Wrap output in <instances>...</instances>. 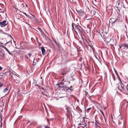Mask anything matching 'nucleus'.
<instances>
[{
  "label": "nucleus",
  "mask_w": 128,
  "mask_h": 128,
  "mask_svg": "<svg viewBox=\"0 0 128 128\" xmlns=\"http://www.w3.org/2000/svg\"><path fill=\"white\" fill-rule=\"evenodd\" d=\"M20 91V90H19L18 91V94H19L18 92H19Z\"/></svg>",
  "instance_id": "nucleus-48"
},
{
  "label": "nucleus",
  "mask_w": 128,
  "mask_h": 128,
  "mask_svg": "<svg viewBox=\"0 0 128 128\" xmlns=\"http://www.w3.org/2000/svg\"><path fill=\"white\" fill-rule=\"evenodd\" d=\"M118 118H120V122H121H121L122 121V118L121 116H120V115H119L118 117Z\"/></svg>",
  "instance_id": "nucleus-17"
},
{
  "label": "nucleus",
  "mask_w": 128,
  "mask_h": 128,
  "mask_svg": "<svg viewBox=\"0 0 128 128\" xmlns=\"http://www.w3.org/2000/svg\"><path fill=\"white\" fill-rule=\"evenodd\" d=\"M86 125H87L86 124Z\"/></svg>",
  "instance_id": "nucleus-55"
},
{
  "label": "nucleus",
  "mask_w": 128,
  "mask_h": 128,
  "mask_svg": "<svg viewBox=\"0 0 128 128\" xmlns=\"http://www.w3.org/2000/svg\"><path fill=\"white\" fill-rule=\"evenodd\" d=\"M6 50V51L8 52V53L10 54V52L9 51V50L7 48H6V49H5Z\"/></svg>",
  "instance_id": "nucleus-25"
},
{
  "label": "nucleus",
  "mask_w": 128,
  "mask_h": 128,
  "mask_svg": "<svg viewBox=\"0 0 128 128\" xmlns=\"http://www.w3.org/2000/svg\"><path fill=\"white\" fill-rule=\"evenodd\" d=\"M117 77H118V80H120V76H119L118 75V76H117Z\"/></svg>",
  "instance_id": "nucleus-37"
},
{
  "label": "nucleus",
  "mask_w": 128,
  "mask_h": 128,
  "mask_svg": "<svg viewBox=\"0 0 128 128\" xmlns=\"http://www.w3.org/2000/svg\"><path fill=\"white\" fill-rule=\"evenodd\" d=\"M89 46H90V48H92V46L91 45H90Z\"/></svg>",
  "instance_id": "nucleus-47"
},
{
  "label": "nucleus",
  "mask_w": 128,
  "mask_h": 128,
  "mask_svg": "<svg viewBox=\"0 0 128 128\" xmlns=\"http://www.w3.org/2000/svg\"><path fill=\"white\" fill-rule=\"evenodd\" d=\"M100 110V112H101L103 116L104 117L105 121V122L106 123V119L105 118L104 115V114L103 112L101 110Z\"/></svg>",
  "instance_id": "nucleus-14"
},
{
  "label": "nucleus",
  "mask_w": 128,
  "mask_h": 128,
  "mask_svg": "<svg viewBox=\"0 0 128 128\" xmlns=\"http://www.w3.org/2000/svg\"><path fill=\"white\" fill-rule=\"evenodd\" d=\"M2 69V68L0 66V70H1Z\"/></svg>",
  "instance_id": "nucleus-43"
},
{
  "label": "nucleus",
  "mask_w": 128,
  "mask_h": 128,
  "mask_svg": "<svg viewBox=\"0 0 128 128\" xmlns=\"http://www.w3.org/2000/svg\"><path fill=\"white\" fill-rule=\"evenodd\" d=\"M8 90V89L6 88H5L3 90V92H6Z\"/></svg>",
  "instance_id": "nucleus-16"
},
{
  "label": "nucleus",
  "mask_w": 128,
  "mask_h": 128,
  "mask_svg": "<svg viewBox=\"0 0 128 128\" xmlns=\"http://www.w3.org/2000/svg\"><path fill=\"white\" fill-rule=\"evenodd\" d=\"M121 17V14L119 13H118V16L116 19V22L117 23L121 21L122 19L120 18Z\"/></svg>",
  "instance_id": "nucleus-5"
},
{
  "label": "nucleus",
  "mask_w": 128,
  "mask_h": 128,
  "mask_svg": "<svg viewBox=\"0 0 128 128\" xmlns=\"http://www.w3.org/2000/svg\"><path fill=\"white\" fill-rule=\"evenodd\" d=\"M124 89L123 90L124 93L126 94H128V86L125 87L124 88Z\"/></svg>",
  "instance_id": "nucleus-6"
},
{
  "label": "nucleus",
  "mask_w": 128,
  "mask_h": 128,
  "mask_svg": "<svg viewBox=\"0 0 128 128\" xmlns=\"http://www.w3.org/2000/svg\"><path fill=\"white\" fill-rule=\"evenodd\" d=\"M114 70L116 74V75L117 76H118L119 75L118 74V73H117L116 70H115L114 68Z\"/></svg>",
  "instance_id": "nucleus-19"
},
{
  "label": "nucleus",
  "mask_w": 128,
  "mask_h": 128,
  "mask_svg": "<svg viewBox=\"0 0 128 128\" xmlns=\"http://www.w3.org/2000/svg\"><path fill=\"white\" fill-rule=\"evenodd\" d=\"M41 89H42V90H43L44 91V92H45V91H46V90H44V88H42V87L41 88Z\"/></svg>",
  "instance_id": "nucleus-32"
},
{
  "label": "nucleus",
  "mask_w": 128,
  "mask_h": 128,
  "mask_svg": "<svg viewBox=\"0 0 128 128\" xmlns=\"http://www.w3.org/2000/svg\"><path fill=\"white\" fill-rule=\"evenodd\" d=\"M72 86H71L70 88H69V90H70L72 91Z\"/></svg>",
  "instance_id": "nucleus-23"
},
{
  "label": "nucleus",
  "mask_w": 128,
  "mask_h": 128,
  "mask_svg": "<svg viewBox=\"0 0 128 128\" xmlns=\"http://www.w3.org/2000/svg\"><path fill=\"white\" fill-rule=\"evenodd\" d=\"M41 51L42 54V55H44L45 54V50L43 47H41Z\"/></svg>",
  "instance_id": "nucleus-10"
},
{
  "label": "nucleus",
  "mask_w": 128,
  "mask_h": 128,
  "mask_svg": "<svg viewBox=\"0 0 128 128\" xmlns=\"http://www.w3.org/2000/svg\"><path fill=\"white\" fill-rule=\"evenodd\" d=\"M117 77H118V80H120V76H119L118 75V76H117Z\"/></svg>",
  "instance_id": "nucleus-38"
},
{
  "label": "nucleus",
  "mask_w": 128,
  "mask_h": 128,
  "mask_svg": "<svg viewBox=\"0 0 128 128\" xmlns=\"http://www.w3.org/2000/svg\"><path fill=\"white\" fill-rule=\"evenodd\" d=\"M15 81L16 83H19V81L17 80H15Z\"/></svg>",
  "instance_id": "nucleus-26"
},
{
  "label": "nucleus",
  "mask_w": 128,
  "mask_h": 128,
  "mask_svg": "<svg viewBox=\"0 0 128 128\" xmlns=\"http://www.w3.org/2000/svg\"><path fill=\"white\" fill-rule=\"evenodd\" d=\"M84 97L86 98V97H87L88 98L89 97V95L88 94V92L86 91H84Z\"/></svg>",
  "instance_id": "nucleus-9"
},
{
  "label": "nucleus",
  "mask_w": 128,
  "mask_h": 128,
  "mask_svg": "<svg viewBox=\"0 0 128 128\" xmlns=\"http://www.w3.org/2000/svg\"><path fill=\"white\" fill-rule=\"evenodd\" d=\"M118 50H119V49H118Z\"/></svg>",
  "instance_id": "nucleus-54"
},
{
  "label": "nucleus",
  "mask_w": 128,
  "mask_h": 128,
  "mask_svg": "<svg viewBox=\"0 0 128 128\" xmlns=\"http://www.w3.org/2000/svg\"><path fill=\"white\" fill-rule=\"evenodd\" d=\"M62 80V81H64V82H66V81H64V79H63Z\"/></svg>",
  "instance_id": "nucleus-50"
},
{
  "label": "nucleus",
  "mask_w": 128,
  "mask_h": 128,
  "mask_svg": "<svg viewBox=\"0 0 128 128\" xmlns=\"http://www.w3.org/2000/svg\"><path fill=\"white\" fill-rule=\"evenodd\" d=\"M72 29L73 30H74L76 34H78V33L77 31L80 34L81 38L82 39L83 41L84 42V39L82 35V34L84 33V31L82 29V27L79 25L76 24L74 23L72 24Z\"/></svg>",
  "instance_id": "nucleus-1"
},
{
  "label": "nucleus",
  "mask_w": 128,
  "mask_h": 128,
  "mask_svg": "<svg viewBox=\"0 0 128 128\" xmlns=\"http://www.w3.org/2000/svg\"><path fill=\"white\" fill-rule=\"evenodd\" d=\"M37 43L38 44V45H39V46H40L41 44V43H40V42H39L38 41V40H37Z\"/></svg>",
  "instance_id": "nucleus-20"
},
{
  "label": "nucleus",
  "mask_w": 128,
  "mask_h": 128,
  "mask_svg": "<svg viewBox=\"0 0 128 128\" xmlns=\"http://www.w3.org/2000/svg\"><path fill=\"white\" fill-rule=\"evenodd\" d=\"M116 5H118V6L119 4L120 3L119 2H117L116 3Z\"/></svg>",
  "instance_id": "nucleus-31"
},
{
  "label": "nucleus",
  "mask_w": 128,
  "mask_h": 128,
  "mask_svg": "<svg viewBox=\"0 0 128 128\" xmlns=\"http://www.w3.org/2000/svg\"><path fill=\"white\" fill-rule=\"evenodd\" d=\"M33 17H34V18H35V19L36 20V16H35L34 15H33Z\"/></svg>",
  "instance_id": "nucleus-44"
},
{
  "label": "nucleus",
  "mask_w": 128,
  "mask_h": 128,
  "mask_svg": "<svg viewBox=\"0 0 128 128\" xmlns=\"http://www.w3.org/2000/svg\"><path fill=\"white\" fill-rule=\"evenodd\" d=\"M1 9L0 8V10Z\"/></svg>",
  "instance_id": "nucleus-56"
},
{
  "label": "nucleus",
  "mask_w": 128,
  "mask_h": 128,
  "mask_svg": "<svg viewBox=\"0 0 128 128\" xmlns=\"http://www.w3.org/2000/svg\"><path fill=\"white\" fill-rule=\"evenodd\" d=\"M120 12V10L118 9L117 10V12L118 14V13H119V12Z\"/></svg>",
  "instance_id": "nucleus-29"
},
{
  "label": "nucleus",
  "mask_w": 128,
  "mask_h": 128,
  "mask_svg": "<svg viewBox=\"0 0 128 128\" xmlns=\"http://www.w3.org/2000/svg\"><path fill=\"white\" fill-rule=\"evenodd\" d=\"M62 90L63 91L66 92L68 90H69V88L65 86H63Z\"/></svg>",
  "instance_id": "nucleus-7"
},
{
  "label": "nucleus",
  "mask_w": 128,
  "mask_h": 128,
  "mask_svg": "<svg viewBox=\"0 0 128 128\" xmlns=\"http://www.w3.org/2000/svg\"><path fill=\"white\" fill-rule=\"evenodd\" d=\"M28 54V55H29V57H30V56L31 54L30 53H29Z\"/></svg>",
  "instance_id": "nucleus-40"
},
{
  "label": "nucleus",
  "mask_w": 128,
  "mask_h": 128,
  "mask_svg": "<svg viewBox=\"0 0 128 128\" xmlns=\"http://www.w3.org/2000/svg\"><path fill=\"white\" fill-rule=\"evenodd\" d=\"M60 84H61L62 85H63L64 84V83L62 82H60Z\"/></svg>",
  "instance_id": "nucleus-33"
},
{
  "label": "nucleus",
  "mask_w": 128,
  "mask_h": 128,
  "mask_svg": "<svg viewBox=\"0 0 128 128\" xmlns=\"http://www.w3.org/2000/svg\"><path fill=\"white\" fill-rule=\"evenodd\" d=\"M6 42V43L4 45L6 46V44H8V43H9V42Z\"/></svg>",
  "instance_id": "nucleus-36"
},
{
  "label": "nucleus",
  "mask_w": 128,
  "mask_h": 128,
  "mask_svg": "<svg viewBox=\"0 0 128 128\" xmlns=\"http://www.w3.org/2000/svg\"><path fill=\"white\" fill-rule=\"evenodd\" d=\"M127 103H128V102H127Z\"/></svg>",
  "instance_id": "nucleus-53"
},
{
  "label": "nucleus",
  "mask_w": 128,
  "mask_h": 128,
  "mask_svg": "<svg viewBox=\"0 0 128 128\" xmlns=\"http://www.w3.org/2000/svg\"><path fill=\"white\" fill-rule=\"evenodd\" d=\"M0 46L2 47V48H4L5 49L6 48L5 46H4L3 45H0Z\"/></svg>",
  "instance_id": "nucleus-21"
},
{
  "label": "nucleus",
  "mask_w": 128,
  "mask_h": 128,
  "mask_svg": "<svg viewBox=\"0 0 128 128\" xmlns=\"http://www.w3.org/2000/svg\"><path fill=\"white\" fill-rule=\"evenodd\" d=\"M122 46H119V48H121V47H122Z\"/></svg>",
  "instance_id": "nucleus-45"
},
{
  "label": "nucleus",
  "mask_w": 128,
  "mask_h": 128,
  "mask_svg": "<svg viewBox=\"0 0 128 128\" xmlns=\"http://www.w3.org/2000/svg\"><path fill=\"white\" fill-rule=\"evenodd\" d=\"M113 7L110 4H109L108 5L106 8V11L110 15H111L112 14Z\"/></svg>",
  "instance_id": "nucleus-2"
},
{
  "label": "nucleus",
  "mask_w": 128,
  "mask_h": 128,
  "mask_svg": "<svg viewBox=\"0 0 128 128\" xmlns=\"http://www.w3.org/2000/svg\"><path fill=\"white\" fill-rule=\"evenodd\" d=\"M6 42V43L4 45L6 46V44H8V43H9V42Z\"/></svg>",
  "instance_id": "nucleus-35"
},
{
  "label": "nucleus",
  "mask_w": 128,
  "mask_h": 128,
  "mask_svg": "<svg viewBox=\"0 0 128 128\" xmlns=\"http://www.w3.org/2000/svg\"><path fill=\"white\" fill-rule=\"evenodd\" d=\"M7 22L6 20H4L2 22H0V25L1 27H4L7 25L8 22Z\"/></svg>",
  "instance_id": "nucleus-4"
},
{
  "label": "nucleus",
  "mask_w": 128,
  "mask_h": 128,
  "mask_svg": "<svg viewBox=\"0 0 128 128\" xmlns=\"http://www.w3.org/2000/svg\"><path fill=\"white\" fill-rule=\"evenodd\" d=\"M6 34L8 36H10V37H11L12 38V37H11V36L10 34Z\"/></svg>",
  "instance_id": "nucleus-34"
},
{
  "label": "nucleus",
  "mask_w": 128,
  "mask_h": 128,
  "mask_svg": "<svg viewBox=\"0 0 128 128\" xmlns=\"http://www.w3.org/2000/svg\"><path fill=\"white\" fill-rule=\"evenodd\" d=\"M82 125V124L80 123L78 124V125Z\"/></svg>",
  "instance_id": "nucleus-51"
},
{
  "label": "nucleus",
  "mask_w": 128,
  "mask_h": 128,
  "mask_svg": "<svg viewBox=\"0 0 128 128\" xmlns=\"http://www.w3.org/2000/svg\"><path fill=\"white\" fill-rule=\"evenodd\" d=\"M123 46L126 47L128 48V44H124Z\"/></svg>",
  "instance_id": "nucleus-18"
},
{
  "label": "nucleus",
  "mask_w": 128,
  "mask_h": 128,
  "mask_svg": "<svg viewBox=\"0 0 128 128\" xmlns=\"http://www.w3.org/2000/svg\"><path fill=\"white\" fill-rule=\"evenodd\" d=\"M91 109V108L90 107V108H88L87 109V110H90Z\"/></svg>",
  "instance_id": "nucleus-41"
},
{
  "label": "nucleus",
  "mask_w": 128,
  "mask_h": 128,
  "mask_svg": "<svg viewBox=\"0 0 128 128\" xmlns=\"http://www.w3.org/2000/svg\"><path fill=\"white\" fill-rule=\"evenodd\" d=\"M95 124L96 126H97L98 127L100 128V126L101 125L100 123L98 122L96 120H95Z\"/></svg>",
  "instance_id": "nucleus-11"
},
{
  "label": "nucleus",
  "mask_w": 128,
  "mask_h": 128,
  "mask_svg": "<svg viewBox=\"0 0 128 128\" xmlns=\"http://www.w3.org/2000/svg\"><path fill=\"white\" fill-rule=\"evenodd\" d=\"M77 12L78 13L79 15L80 16H86V13L85 12L82 10L77 11Z\"/></svg>",
  "instance_id": "nucleus-3"
},
{
  "label": "nucleus",
  "mask_w": 128,
  "mask_h": 128,
  "mask_svg": "<svg viewBox=\"0 0 128 128\" xmlns=\"http://www.w3.org/2000/svg\"><path fill=\"white\" fill-rule=\"evenodd\" d=\"M25 58H28V56H26L25 55Z\"/></svg>",
  "instance_id": "nucleus-42"
},
{
  "label": "nucleus",
  "mask_w": 128,
  "mask_h": 128,
  "mask_svg": "<svg viewBox=\"0 0 128 128\" xmlns=\"http://www.w3.org/2000/svg\"><path fill=\"white\" fill-rule=\"evenodd\" d=\"M35 58H34V60L33 62V63L32 64L33 65H35L36 63V62H37V61L36 60V59L35 60Z\"/></svg>",
  "instance_id": "nucleus-12"
},
{
  "label": "nucleus",
  "mask_w": 128,
  "mask_h": 128,
  "mask_svg": "<svg viewBox=\"0 0 128 128\" xmlns=\"http://www.w3.org/2000/svg\"><path fill=\"white\" fill-rule=\"evenodd\" d=\"M112 78H113V79L114 81H115V77L114 75V74L112 75Z\"/></svg>",
  "instance_id": "nucleus-24"
},
{
  "label": "nucleus",
  "mask_w": 128,
  "mask_h": 128,
  "mask_svg": "<svg viewBox=\"0 0 128 128\" xmlns=\"http://www.w3.org/2000/svg\"><path fill=\"white\" fill-rule=\"evenodd\" d=\"M20 12H22L26 16H28V14H26V13L24 12H21L20 11Z\"/></svg>",
  "instance_id": "nucleus-22"
},
{
  "label": "nucleus",
  "mask_w": 128,
  "mask_h": 128,
  "mask_svg": "<svg viewBox=\"0 0 128 128\" xmlns=\"http://www.w3.org/2000/svg\"><path fill=\"white\" fill-rule=\"evenodd\" d=\"M58 88H62V89L63 88V87H62V86H61L60 85L59 86H58Z\"/></svg>",
  "instance_id": "nucleus-27"
},
{
  "label": "nucleus",
  "mask_w": 128,
  "mask_h": 128,
  "mask_svg": "<svg viewBox=\"0 0 128 128\" xmlns=\"http://www.w3.org/2000/svg\"><path fill=\"white\" fill-rule=\"evenodd\" d=\"M66 115L67 116H68V114H67V113H68L69 112V111L68 109V108H66Z\"/></svg>",
  "instance_id": "nucleus-13"
},
{
  "label": "nucleus",
  "mask_w": 128,
  "mask_h": 128,
  "mask_svg": "<svg viewBox=\"0 0 128 128\" xmlns=\"http://www.w3.org/2000/svg\"><path fill=\"white\" fill-rule=\"evenodd\" d=\"M64 97H61L62 98H64Z\"/></svg>",
  "instance_id": "nucleus-52"
},
{
  "label": "nucleus",
  "mask_w": 128,
  "mask_h": 128,
  "mask_svg": "<svg viewBox=\"0 0 128 128\" xmlns=\"http://www.w3.org/2000/svg\"><path fill=\"white\" fill-rule=\"evenodd\" d=\"M68 72V71H66V72H65L64 73H63L62 74V75L63 76H62L63 77L65 76H66V72Z\"/></svg>",
  "instance_id": "nucleus-15"
},
{
  "label": "nucleus",
  "mask_w": 128,
  "mask_h": 128,
  "mask_svg": "<svg viewBox=\"0 0 128 128\" xmlns=\"http://www.w3.org/2000/svg\"><path fill=\"white\" fill-rule=\"evenodd\" d=\"M57 84V85L58 86H59L60 85V83H59V84Z\"/></svg>",
  "instance_id": "nucleus-46"
},
{
  "label": "nucleus",
  "mask_w": 128,
  "mask_h": 128,
  "mask_svg": "<svg viewBox=\"0 0 128 128\" xmlns=\"http://www.w3.org/2000/svg\"><path fill=\"white\" fill-rule=\"evenodd\" d=\"M0 126L1 127H2V123L1 122H0Z\"/></svg>",
  "instance_id": "nucleus-39"
},
{
  "label": "nucleus",
  "mask_w": 128,
  "mask_h": 128,
  "mask_svg": "<svg viewBox=\"0 0 128 128\" xmlns=\"http://www.w3.org/2000/svg\"><path fill=\"white\" fill-rule=\"evenodd\" d=\"M38 29L39 30V31H42V29L40 28H38Z\"/></svg>",
  "instance_id": "nucleus-30"
},
{
  "label": "nucleus",
  "mask_w": 128,
  "mask_h": 128,
  "mask_svg": "<svg viewBox=\"0 0 128 128\" xmlns=\"http://www.w3.org/2000/svg\"><path fill=\"white\" fill-rule=\"evenodd\" d=\"M3 84L2 83H0V87L2 86Z\"/></svg>",
  "instance_id": "nucleus-28"
},
{
  "label": "nucleus",
  "mask_w": 128,
  "mask_h": 128,
  "mask_svg": "<svg viewBox=\"0 0 128 128\" xmlns=\"http://www.w3.org/2000/svg\"><path fill=\"white\" fill-rule=\"evenodd\" d=\"M116 20L114 18H112L110 19L109 22L110 23L113 24L114 23H116Z\"/></svg>",
  "instance_id": "nucleus-8"
},
{
  "label": "nucleus",
  "mask_w": 128,
  "mask_h": 128,
  "mask_svg": "<svg viewBox=\"0 0 128 128\" xmlns=\"http://www.w3.org/2000/svg\"><path fill=\"white\" fill-rule=\"evenodd\" d=\"M68 83L69 84H70V81H68Z\"/></svg>",
  "instance_id": "nucleus-49"
}]
</instances>
